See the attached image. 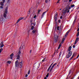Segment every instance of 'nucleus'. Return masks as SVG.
<instances>
[{"instance_id": "39448f33", "label": "nucleus", "mask_w": 79, "mask_h": 79, "mask_svg": "<svg viewBox=\"0 0 79 79\" xmlns=\"http://www.w3.org/2000/svg\"><path fill=\"white\" fill-rule=\"evenodd\" d=\"M69 10H67V9H65L64 11L63 12H62L63 14L62 15L63 16H64L65 15V14L66 13H69Z\"/></svg>"}, {"instance_id": "a19ab883", "label": "nucleus", "mask_w": 79, "mask_h": 79, "mask_svg": "<svg viewBox=\"0 0 79 79\" xmlns=\"http://www.w3.org/2000/svg\"><path fill=\"white\" fill-rule=\"evenodd\" d=\"M47 12V10H46V11L44 12L43 13V15H44V14H45V13H46V12Z\"/></svg>"}, {"instance_id": "7c9ffc66", "label": "nucleus", "mask_w": 79, "mask_h": 79, "mask_svg": "<svg viewBox=\"0 0 79 79\" xmlns=\"http://www.w3.org/2000/svg\"><path fill=\"white\" fill-rule=\"evenodd\" d=\"M71 70H70L69 71V74L68 75V76H69V75L70 74H71Z\"/></svg>"}, {"instance_id": "b1692460", "label": "nucleus", "mask_w": 79, "mask_h": 79, "mask_svg": "<svg viewBox=\"0 0 79 79\" xmlns=\"http://www.w3.org/2000/svg\"><path fill=\"white\" fill-rule=\"evenodd\" d=\"M11 61L9 60L7 61V63H8V64H10L11 63Z\"/></svg>"}, {"instance_id": "473e14b6", "label": "nucleus", "mask_w": 79, "mask_h": 79, "mask_svg": "<svg viewBox=\"0 0 79 79\" xmlns=\"http://www.w3.org/2000/svg\"><path fill=\"white\" fill-rule=\"evenodd\" d=\"M74 6H75L74 4H73V5H72L71 6L72 8H73V7H74Z\"/></svg>"}, {"instance_id": "f8f14e48", "label": "nucleus", "mask_w": 79, "mask_h": 79, "mask_svg": "<svg viewBox=\"0 0 79 79\" xmlns=\"http://www.w3.org/2000/svg\"><path fill=\"white\" fill-rule=\"evenodd\" d=\"M63 42H64L62 41L61 42V43H60L59 44V47H58V49H60V48L61 46V44H63Z\"/></svg>"}, {"instance_id": "13d9d810", "label": "nucleus", "mask_w": 79, "mask_h": 79, "mask_svg": "<svg viewBox=\"0 0 79 79\" xmlns=\"http://www.w3.org/2000/svg\"><path fill=\"white\" fill-rule=\"evenodd\" d=\"M69 1L70 2H71L72 1V0H69Z\"/></svg>"}, {"instance_id": "423d86ee", "label": "nucleus", "mask_w": 79, "mask_h": 79, "mask_svg": "<svg viewBox=\"0 0 79 79\" xmlns=\"http://www.w3.org/2000/svg\"><path fill=\"white\" fill-rule=\"evenodd\" d=\"M38 64H37L36 63H35L34 64V66H33V69H38Z\"/></svg>"}, {"instance_id": "72a5a7b5", "label": "nucleus", "mask_w": 79, "mask_h": 79, "mask_svg": "<svg viewBox=\"0 0 79 79\" xmlns=\"http://www.w3.org/2000/svg\"><path fill=\"white\" fill-rule=\"evenodd\" d=\"M48 1H50V0H46L45 2L47 3L48 2Z\"/></svg>"}, {"instance_id": "dca6fc26", "label": "nucleus", "mask_w": 79, "mask_h": 79, "mask_svg": "<svg viewBox=\"0 0 79 79\" xmlns=\"http://www.w3.org/2000/svg\"><path fill=\"white\" fill-rule=\"evenodd\" d=\"M3 21V17H1L0 19V22H2Z\"/></svg>"}, {"instance_id": "a18cd8bd", "label": "nucleus", "mask_w": 79, "mask_h": 79, "mask_svg": "<svg viewBox=\"0 0 79 79\" xmlns=\"http://www.w3.org/2000/svg\"><path fill=\"white\" fill-rule=\"evenodd\" d=\"M5 2V0H2V2H3V3H4Z\"/></svg>"}, {"instance_id": "e2e57ef3", "label": "nucleus", "mask_w": 79, "mask_h": 79, "mask_svg": "<svg viewBox=\"0 0 79 79\" xmlns=\"http://www.w3.org/2000/svg\"><path fill=\"white\" fill-rule=\"evenodd\" d=\"M59 1H58V2H57V3H59Z\"/></svg>"}, {"instance_id": "79ce46f5", "label": "nucleus", "mask_w": 79, "mask_h": 79, "mask_svg": "<svg viewBox=\"0 0 79 79\" xmlns=\"http://www.w3.org/2000/svg\"><path fill=\"white\" fill-rule=\"evenodd\" d=\"M59 28H60V27L59 26H58L57 27V30L58 31L59 30H60V29H59Z\"/></svg>"}, {"instance_id": "1a4fd4ad", "label": "nucleus", "mask_w": 79, "mask_h": 79, "mask_svg": "<svg viewBox=\"0 0 79 79\" xmlns=\"http://www.w3.org/2000/svg\"><path fill=\"white\" fill-rule=\"evenodd\" d=\"M15 67H18V65H19V63H18V60H17L15 62Z\"/></svg>"}, {"instance_id": "f257e3e1", "label": "nucleus", "mask_w": 79, "mask_h": 79, "mask_svg": "<svg viewBox=\"0 0 79 79\" xmlns=\"http://www.w3.org/2000/svg\"><path fill=\"white\" fill-rule=\"evenodd\" d=\"M7 13H8V6L6 8L4 13L3 14V16L4 18L6 17Z\"/></svg>"}, {"instance_id": "de8ad7c7", "label": "nucleus", "mask_w": 79, "mask_h": 79, "mask_svg": "<svg viewBox=\"0 0 79 79\" xmlns=\"http://www.w3.org/2000/svg\"><path fill=\"white\" fill-rule=\"evenodd\" d=\"M44 15L43 14H42V16H41V18H43V17H44Z\"/></svg>"}, {"instance_id": "ea45409f", "label": "nucleus", "mask_w": 79, "mask_h": 79, "mask_svg": "<svg viewBox=\"0 0 79 79\" xmlns=\"http://www.w3.org/2000/svg\"><path fill=\"white\" fill-rule=\"evenodd\" d=\"M65 40V38H63V39L62 40V41L64 42V40Z\"/></svg>"}, {"instance_id": "f704fd0d", "label": "nucleus", "mask_w": 79, "mask_h": 79, "mask_svg": "<svg viewBox=\"0 0 79 79\" xmlns=\"http://www.w3.org/2000/svg\"><path fill=\"white\" fill-rule=\"evenodd\" d=\"M0 8L1 9H3V6H0Z\"/></svg>"}, {"instance_id": "a211bd4d", "label": "nucleus", "mask_w": 79, "mask_h": 79, "mask_svg": "<svg viewBox=\"0 0 79 79\" xmlns=\"http://www.w3.org/2000/svg\"><path fill=\"white\" fill-rule=\"evenodd\" d=\"M14 55V54L13 53L10 54V59H12L13 58V56Z\"/></svg>"}, {"instance_id": "052dcab7", "label": "nucleus", "mask_w": 79, "mask_h": 79, "mask_svg": "<svg viewBox=\"0 0 79 79\" xmlns=\"http://www.w3.org/2000/svg\"><path fill=\"white\" fill-rule=\"evenodd\" d=\"M59 66V65L58 64L57 66V67Z\"/></svg>"}, {"instance_id": "4be33fe9", "label": "nucleus", "mask_w": 79, "mask_h": 79, "mask_svg": "<svg viewBox=\"0 0 79 79\" xmlns=\"http://www.w3.org/2000/svg\"><path fill=\"white\" fill-rule=\"evenodd\" d=\"M1 5L2 6H3L4 5V4H3V3L2 2H1L0 3Z\"/></svg>"}, {"instance_id": "0e129e2a", "label": "nucleus", "mask_w": 79, "mask_h": 79, "mask_svg": "<svg viewBox=\"0 0 79 79\" xmlns=\"http://www.w3.org/2000/svg\"><path fill=\"white\" fill-rule=\"evenodd\" d=\"M68 77H67L66 79H68Z\"/></svg>"}, {"instance_id": "412c9836", "label": "nucleus", "mask_w": 79, "mask_h": 79, "mask_svg": "<svg viewBox=\"0 0 79 79\" xmlns=\"http://www.w3.org/2000/svg\"><path fill=\"white\" fill-rule=\"evenodd\" d=\"M79 31L77 33V37H79Z\"/></svg>"}, {"instance_id": "864d4df0", "label": "nucleus", "mask_w": 79, "mask_h": 79, "mask_svg": "<svg viewBox=\"0 0 79 79\" xmlns=\"http://www.w3.org/2000/svg\"><path fill=\"white\" fill-rule=\"evenodd\" d=\"M63 18V17L62 16H60V19H62Z\"/></svg>"}, {"instance_id": "6ab92c4d", "label": "nucleus", "mask_w": 79, "mask_h": 79, "mask_svg": "<svg viewBox=\"0 0 79 79\" xmlns=\"http://www.w3.org/2000/svg\"><path fill=\"white\" fill-rule=\"evenodd\" d=\"M25 47L24 46H22V45L19 48L20 49H21V48H22V49H23V48H24V49Z\"/></svg>"}, {"instance_id": "774afa93", "label": "nucleus", "mask_w": 79, "mask_h": 79, "mask_svg": "<svg viewBox=\"0 0 79 79\" xmlns=\"http://www.w3.org/2000/svg\"><path fill=\"white\" fill-rule=\"evenodd\" d=\"M61 10V9H60V10Z\"/></svg>"}, {"instance_id": "9b49d317", "label": "nucleus", "mask_w": 79, "mask_h": 79, "mask_svg": "<svg viewBox=\"0 0 79 79\" xmlns=\"http://www.w3.org/2000/svg\"><path fill=\"white\" fill-rule=\"evenodd\" d=\"M53 63H52L49 66V68H48V69L47 70L48 72V71H50V68H51V67H52V65H53Z\"/></svg>"}, {"instance_id": "393cba45", "label": "nucleus", "mask_w": 79, "mask_h": 79, "mask_svg": "<svg viewBox=\"0 0 79 79\" xmlns=\"http://www.w3.org/2000/svg\"><path fill=\"white\" fill-rule=\"evenodd\" d=\"M2 51L3 48H1V49H0V53H1V52H2Z\"/></svg>"}, {"instance_id": "58836bf2", "label": "nucleus", "mask_w": 79, "mask_h": 79, "mask_svg": "<svg viewBox=\"0 0 79 79\" xmlns=\"http://www.w3.org/2000/svg\"><path fill=\"white\" fill-rule=\"evenodd\" d=\"M58 23H61V20L60 19L58 21Z\"/></svg>"}, {"instance_id": "0eeeda50", "label": "nucleus", "mask_w": 79, "mask_h": 79, "mask_svg": "<svg viewBox=\"0 0 79 79\" xmlns=\"http://www.w3.org/2000/svg\"><path fill=\"white\" fill-rule=\"evenodd\" d=\"M57 17H58V14H57V13H56L54 16V19L55 20V22L56 21Z\"/></svg>"}, {"instance_id": "2eb2a0df", "label": "nucleus", "mask_w": 79, "mask_h": 79, "mask_svg": "<svg viewBox=\"0 0 79 79\" xmlns=\"http://www.w3.org/2000/svg\"><path fill=\"white\" fill-rule=\"evenodd\" d=\"M54 65H52L51 67V68L50 71H49V72H51L52 71V70H53V68H54Z\"/></svg>"}, {"instance_id": "09e8293b", "label": "nucleus", "mask_w": 79, "mask_h": 79, "mask_svg": "<svg viewBox=\"0 0 79 79\" xmlns=\"http://www.w3.org/2000/svg\"><path fill=\"white\" fill-rule=\"evenodd\" d=\"M75 47L76 46H75V45H73V48H75Z\"/></svg>"}, {"instance_id": "7ed1b4c3", "label": "nucleus", "mask_w": 79, "mask_h": 79, "mask_svg": "<svg viewBox=\"0 0 79 79\" xmlns=\"http://www.w3.org/2000/svg\"><path fill=\"white\" fill-rule=\"evenodd\" d=\"M71 55H72V51H71L68 53V54L66 56V58H69Z\"/></svg>"}, {"instance_id": "e433bc0d", "label": "nucleus", "mask_w": 79, "mask_h": 79, "mask_svg": "<svg viewBox=\"0 0 79 79\" xmlns=\"http://www.w3.org/2000/svg\"><path fill=\"white\" fill-rule=\"evenodd\" d=\"M75 21H76V19H75V20L73 22V25H74L75 24Z\"/></svg>"}, {"instance_id": "3c124183", "label": "nucleus", "mask_w": 79, "mask_h": 79, "mask_svg": "<svg viewBox=\"0 0 79 79\" xmlns=\"http://www.w3.org/2000/svg\"><path fill=\"white\" fill-rule=\"evenodd\" d=\"M56 64V63L54 64L53 65V66H55Z\"/></svg>"}, {"instance_id": "c9c22d12", "label": "nucleus", "mask_w": 79, "mask_h": 79, "mask_svg": "<svg viewBox=\"0 0 79 79\" xmlns=\"http://www.w3.org/2000/svg\"><path fill=\"white\" fill-rule=\"evenodd\" d=\"M1 45H3V42H2L1 44H0Z\"/></svg>"}, {"instance_id": "37998d69", "label": "nucleus", "mask_w": 79, "mask_h": 79, "mask_svg": "<svg viewBox=\"0 0 79 79\" xmlns=\"http://www.w3.org/2000/svg\"><path fill=\"white\" fill-rule=\"evenodd\" d=\"M27 74H30V70H28Z\"/></svg>"}, {"instance_id": "bb28decb", "label": "nucleus", "mask_w": 79, "mask_h": 79, "mask_svg": "<svg viewBox=\"0 0 79 79\" xmlns=\"http://www.w3.org/2000/svg\"><path fill=\"white\" fill-rule=\"evenodd\" d=\"M7 3L8 4L10 3V0H7Z\"/></svg>"}, {"instance_id": "ddd939ff", "label": "nucleus", "mask_w": 79, "mask_h": 79, "mask_svg": "<svg viewBox=\"0 0 79 79\" xmlns=\"http://www.w3.org/2000/svg\"><path fill=\"white\" fill-rule=\"evenodd\" d=\"M70 31V30L68 31L66 33L65 35V37H67L68 36V34H69V32Z\"/></svg>"}, {"instance_id": "4d7b16f0", "label": "nucleus", "mask_w": 79, "mask_h": 79, "mask_svg": "<svg viewBox=\"0 0 79 79\" xmlns=\"http://www.w3.org/2000/svg\"><path fill=\"white\" fill-rule=\"evenodd\" d=\"M77 41H75V43L77 44Z\"/></svg>"}, {"instance_id": "f03ea898", "label": "nucleus", "mask_w": 79, "mask_h": 79, "mask_svg": "<svg viewBox=\"0 0 79 79\" xmlns=\"http://www.w3.org/2000/svg\"><path fill=\"white\" fill-rule=\"evenodd\" d=\"M59 38V36L56 35H54V43H56L57 41L58 40V39Z\"/></svg>"}, {"instance_id": "c03bdc74", "label": "nucleus", "mask_w": 79, "mask_h": 79, "mask_svg": "<svg viewBox=\"0 0 79 79\" xmlns=\"http://www.w3.org/2000/svg\"><path fill=\"white\" fill-rule=\"evenodd\" d=\"M41 10H39L38 11V14H40V11Z\"/></svg>"}, {"instance_id": "49530a36", "label": "nucleus", "mask_w": 79, "mask_h": 79, "mask_svg": "<svg viewBox=\"0 0 79 79\" xmlns=\"http://www.w3.org/2000/svg\"><path fill=\"white\" fill-rule=\"evenodd\" d=\"M19 21H20V20H19V19L17 20V23H19Z\"/></svg>"}, {"instance_id": "5701e85b", "label": "nucleus", "mask_w": 79, "mask_h": 79, "mask_svg": "<svg viewBox=\"0 0 79 79\" xmlns=\"http://www.w3.org/2000/svg\"><path fill=\"white\" fill-rule=\"evenodd\" d=\"M48 76H49V73H48L47 74L46 76V77H48Z\"/></svg>"}, {"instance_id": "aec40b11", "label": "nucleus", "mask_w": 79, "mask_h": 79, "mask_svg": "<svg viewBox=\"0 0 79 79\" xmlns=\"http://www.w3.org/2000/svg\"><path fill=\"white\" fill-rule=\"evenodd\" d=\"M79 38L78 37H77L76 39V40L75 41H76L77 42H78V41H79Z\"/></svg>"}, {"instance_id": "338daca9", "label": "nucleus", "mask_w": 79, "mask_h": 79, "mask_svg": "<svg viewBox=\"0 0 79 79\" xmlns=\"http://www.w3.org/2000/svg\"><path fill=\"white\" fill-rule=\"evenodd\" d=\"M71 79H73V78H72Z\"/></svg>"}, {"instance_id": "bf43d9fd", "label": "nucleus", "mask_w": 79, "mask_h": 79, "mask_svg": "<svg viewBox=\"0 0 79 79\" xmlns=\"http://www.w3.org/2000/svg\"><path fill=\"white\" fill-rule=\"evenodd\" d=\"M31 52H32V51L31 50L30 51V53H31Z\"/></svg>"}, {"instance_id": "680f3d73", "label": "nucleus", "mask_w": 79, "mask_h": 79, "mask_svg": "<svg viewBox=\"0 0 79 79\" xmlns=\"http://www.w3.org/2000/svg\"><path fill=\"white\" fill-rule=\"evenodd\" d=\"M44 79H47V78H46V77H45Z\"/></svg>"}, {"instance_id": "cd10ccee", "label": "nucleus", "mask_w": 79, "mask_h": 79, "mask_svg": "<svg viewBox=\"0 0 79 79\" xmlns=\"http://www.w3.org/2000/svg\"><path fill=\"white\" fill-rule=\"evenodd\" d=\"M24 18H23V17H20L19 19L20 20H20H21V19H23Z\"/></svg>"}, {"instance_id": "20e7f679", "label": "nucleus", "mask_w": 79, "mask_h": 79, "mask_svg": "<svg viewBox=\"0 0 79 79\" xmlns=\"http://www.w3.org/2000/svg\"><path fill=\"white\" fill-rule=\"evenodd\" d=\"M20 54H21V51L20 50L19 51V52H18L16 55L17 56L16 60H19L20 57Z\"/></svg>"}, {"instance_id": "6e6d98bb", "label": "nucleus", "mask_w": 79, "mask_h": 79, "mask_svg": "<svg viewBox=\"0 0 79 79\" xmlns=\"http://www.w3.org/2000/svg\"><path fill=\"white\" fill-rule=\"evenodd\" d=\"M77 31L78 32V31H79V28H78V29L77 30Z\"/></svg>"}, {"instance_id": "4468645a", "label": "nucleus", "mask_w": 79, "mask_h": 79, "mask_svg": "<svg viewBox=\"0 0 79 79\" xmlns=\"http://www.w3.org/2000/svg\"><path fill=\"white\" fill-rule=\"evenodd\" d=\"M72 48V47L71 46H70L69 48L68 49V50L69 52H70L71 50V48Z\"/></svg>"}, {"instance_id": "2f4dec72", "label": "nucleus", "mask_w": 79, "mask_h": 79, "mask_svg": "<svg viewBox=\"0 0 79 79\" xmlns=\"http://www.w3.org/2000/svg\"><path fill=\"white\" fill-rule=\"evenodd\" d=\"M46 59V58H44L43 60H42V62H44V61H45V59Z\"/></svg>"}, {"instance_id": "5fc2aeb1", "label": "nucleus", "mask_w": 79, "mask_h": 79, "mask_svg": "<svg viewBox=\"0 0 79 79\" xmlns=\"http://www.w3.org/2000/svg\"><path fill=\"white\" fill-rule=\"evenodd\" d=\"M34 18H36V15H35L34 16Z\"/></svg>"}, {"instance_id": "6e6552de", "label": "nucleus", "mask_w": 79, "mask_h": 79, "mask_svg": "<svg viewBox=\"0 0 79 79\" xmlns=\"http://www.w3.org/2000/svg\"><path fill=\"white\" fill-rule=\"evenodd\" d=\"M19 66L20 68H21L23 67V64H22V61L21 62H19Z\"/></svg>"}, {"instance_id": "9d476101", "label": "nucleus", "mask_w": 79, "mask_h": 79, "mask_svg": "<svg viewBox=\"0 0 79 79\" xmlns=\"http://www.w3.org/2000/svg\"><path fill=\"white\" fill-rule=\"evenodd\" d=\"M70 9H71V7L69 6V5L67 6L66 9L68 11V10H70Z\"/></svg>"}, {"instance_id": "f3484780", "label": "nucleus", "mask_w": 79, "mask_h": 79, "mask_svg": "<svg viewBox=\"0 0 79 79\" xmlns=\"http://www.w3.org/2000/svg\"><path fill=\"white\" fill-rule=\"evenodd\" d=\"M74 53L73 54L72 57L70 59L69 61H71V60H72V59H73V57H74Z\"/></svg>"}, {"instance_id": "c85d7f7f", "label": "nucleus", "mask_w": 79, "mask_h": 79, "mask_svg": "<svg viewBox=\"0 0 79 79\" xmlns=\"http://www.w3.org/2000/svg\"><path fill=\"white\" fill-rule=\"evenodd\" d=\"M34 29V26H31V30H33V29Z\"/></svg>"}, {"instance_id": "a878e982", "label": "nucleus", "mask_w": 79, "mask_h": 79, "mask_svg": "<svg viewBox=\"0 0 79 79\" xmlns=\"http://www.w3.org/2000/svg\"><path fill=\"white\" fill-rule=\"evenodd\" d=\"M32 32H33V33H34V34H35V30H33L32 31Z\"/></svg>"}, {"instance_id": "c756f323", "label": "nucleus", "mask_w": 79, "mask_h": 79, "mask_svg": "<svg viewBox=\"0 0 79 79\" xmlns=\"http://www.w3.org/2000/svg\"><path fill=\"white\" fill-rule=\"evenodd\" d=\"M4 46V44H2V45H1L0 48H3Z\"/></svg>"}, {"instance_id": "69168bd1", "label": "nucleus", "mask_w": 79, "mask_h": 79, "mask_svg": "<svg viewBox=\"0 0 79 79\" xmlns=\"http://www.w3.org/2000/svg\"><path fill=\"white\" fill-rule=\"evenodd\" d=\"M76 43H75L74 44V45H76Z\"/></svg>"}, {"instance_id": "8fccbe9b", "label": "nucleus", "mask_w": 79, "mask_h": 79, "mask_svg": "<svg viewBox=\"0 0 79 79\" xmlns=\"http://www.w3.org/2000/svg\"><path fill=\"white\" fill-rule=\"evenodd\" d=\"M28 76V75H27V74H26V75H25L26 77H27Z\"/></svg>"}, {"instance_id": "603ef678", "label": "nucleus", "mask_w": 79, "mask_h": 79, "mask_svg": "<svg viewBox=\"0 0 79 79\" xmlns=\"http://www.w3.org/2000/svg\"><path fill=\"white\" fill-rule=\"evenodd\" d=\"M56 64V63L54 64L53 65V66H55Z\"/></svg>"}, {"instance_id": "4c0bfd02", "label": "nucleus", "mask_w": 79, "mask_h": 79, "mask_svg": "<svg viewBox=\"0 0 79 79\" xmlns=\"http://www.w3.org/2000/svg\"><path fill=\"white\" fill-rule=\"evenodd\" d=\"M61 55V52H60L59 57H60V56Z\"/></svg>"}]
</instances>
